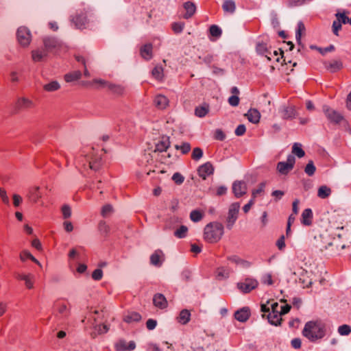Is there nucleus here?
Here are the masks:
<instances>
[{
    "label": "nucleus",
    "instance_id": "nucleus-1",
    "mask_svg": "<svg viewBox=\"0 0 351 351\" xmlns=\"http://www.w3.org/2000/svg\"><path fill=\"white\" fill-rule=\"evenodd\" d=\"M302 335L310 341H315L325 335L324 326L320 322H308L302 330Z\"/></svg>",
    "mask_w": 351,
    "mask_h": 351
},
{
    "label": "nucleus",
    "instance_id": "nucleus-2",
    "mask_svg": "<svg viewBox=\"0 0 351 351\" xmlns=\"http://www.w3.org/2000/svg\"><path fill=\"white\" fill-rule=\"evenodd\" d=\"M223 234V226L219 222H212L204 228V239L209 243H216Z\"/></svg>",
    "mask_w": 351,
    "mask_h": 351
},
{
    "label": "nucleus",
    "instance_id": "nucleus-3",
    "mask_svg": "<svg viewBox=\"0 0 351 351\" xmlns=\"http://www.w3.org/2000/svg\"><path fill=\"white\" fill-rule=\"evenodd\" d=\"M81 155L85 157L88 162L89 168L93 171H98L101 166V156L95 154L94 149L86 147L81 152Z\"/></svg>",
    "mask_w": 351,
    "mask_h": 351
},
{
    "label": "nucleus",
    "instance_id": "nucleus-4",
    "mask_svg": "<svg viewBox=\"0 0 351 351\" xmlns=\"http://www.w3.org/2000/svg\"><path fill=\"white\" fill-rule=\"evenodd\" d=\"M315 245L321 250H327L332 245V239L327 230L319 232L314 237Z\"/></svg>",
    "mask_w": 351,
    "mask_h": 351
},
{
    "label": "nucleus",
    "instance_id": "nucleus-5",
    "mask_svg": "<svg viewBox=\"0 0 351 351\" xmlns=\"http://www.w3.org/2000/svg\"><path fill=\"white\" fill-rule=\"evenodd\" d=\"M240 204L239 202L232 204L228 209L226 219L227 228H231L239 217Z\"/></svg>",
    "mask_w": 351,
    "mask_h": 351
},
{
    "label": "nucleus",
    "instance_id": "nucleus-6",
    "mask_svg": "<svg viewBox=\"0 0 351 351\" xmlns=\"http://www.w3.org/2000/svg\"><path fill=\"white\" fill-rule=\"evenodd\" d=\"M17 40L23 47H27L32 40L30 31L25 27H21L16 33Z\"/></svg>",
    "mask_w": 351,
    "mask_h": 351
},
{
    "label": "nucleus",
    "instance_id": "nucleus-7",
    "mask_svg": "<svg viewBox=\"0 0 351 351\" xmlns=\"http://www.w3.org/2000/svg\"><path fill=\"white\" fill-rule=\"evenodd\" d=\"M54 308H55V316L61 317V318H66L69 317L70 314V308H68L65 302H61V301H57L54 304Z\"/></svg>",
    "mask_w": 351,
    "mask_h": 351
},
{
    "label": "nucleus",
    "instance_id": "nucleus-8",
    "mask_svg": "<svg viewBox=\"0 0 351 351\" xmlns=\"http://www.w3.org/2000/svg\"><path fill=\"white\" fill-rule=\"evenodd\" d=\"M323 110L327 119L332 123H338L343 119L341 113L327 106L323 107Z\"/></svg>",
    "mask_w": 351,
    "mask_h": 351
},
{
    "label": "nucleus",
    "instance_id": "nucleus-9",
    "mask_svg": "<svg viewBox=\"0 0 351 351\" xmlns=\"http://www.w3.org/2000/svg\"><path fill=\"white\" fill-rule=\"evenodd\" d=\"M49 52L45 47H39L31 52L32 59L34 62H41L47 60Z\"/></svg>",
    "mask_w": 351,
    "mask_h": 351
},
{
    "label": "nucleus",
    "instance_id": "nucleus-10",
    "mask_svg": "<svg viewBox=\"0 0 351 351\" xmlns=\"http://www.w3.org/2000/svg\"><path fill=\"white\" fill-rule=\"evenodd\" d=\"M43 41L44 47L49 53L58 49L62 45L60 41L53 37H45Z\"/></svg>",
    "mask_w": 351,
    "mask_h": 351
},
{
    "label": "nucleus",
    "instance_id": "nucleus-11",
    "mask_svg": "<svg viewBox=\"0 0 351 351\" xmlns=\"http://www.w3.org/2000/svg\"><path fill=\"white\" fill-rule=\"evenodd\" d=\"M257 52L263 56H265L268 60H271L272 57H276L278 53L276 51L271 52L265 43H258L256 46Z\"/></svg>",
    "mask_w": 351,
    "mask_h": 351
},
{
    "label": "nucleus",
    "instance_id": "nucleus-12",
    "mask_svg": "<svg viewBox=\"0 0 351 351\" xmlns=\"http://www.w3.org/2000/svg\"><path fill=\"white\" fill-rule=\"evenodd\" d=\"M72 21L77 28H84L88 21L86 13L84 12L77 13L75 16L73 17Z\"/></svg>",
    "mask_w": 351,
    "mask_h": 351
},
{
    "label": "nucleus",
    "instance_id": "nucleus-13",
    "mask_svg": "<svg viewBox=\"0 0 351 351\" xmlns=\"http://www.w3.org/2000/svg\"><path fill=\"white\" fill-rule=\"evenodd\" d=\"M170 146L169 137L167 136H161L155 143L154 152H162L166 151Z\"/></svg>",
    "mask_w": 351,
    "mask_h": 351
},
{
    "label": "nucleus",
    "instance_id": "nucleus-14",
    "mask_svg": "<svg viewBox=\"0 0 351 351\" xmlns=\"http://www.w3.org/2000/svg\"><path fill=\"white\" fill-rule=\"evenodd\" d=\"M198 174L199 176L204 180H206V178L213 174L214 171V168L210 162H206L205 164L201 165L198 168Z\"/></svg>",
    "mask_w": 351,
    "mask_h": 351
},
{
    "label": "nucleus",
    "instance_id": "nucleus-15",
    "mask_svg": "<svg viewBox=\"0 0 351 351\" xmlns=\"http://www.w3.org/2000/svg\"><path fill=\"white\" fill-rule=\"evenodd\" d=\"M258 285V282L256 279L247 278L243 282V293H248L257 288Z\"/></svg>",
    "mask_w": 351,
    "mask_h": 351
},
{
    "label": "nucleus",
    "instance_id": "nucleus-16",
    "mask_svg": "<svg viewBox=\"0 0 351 351\" xmlns=\"http://www.w3.org/2000/svg\"><path fill=\"white\" fill-rule=\"evenodd\" d=\"M165 260V255L162 250H156L150 256V263L155 266H160Z\"/></svg>",
    "mask_w": 351,
    "mask_h": 351
},
{
    "label": "nucleus",
    "instance_id": "nucleus-17",
    "mask_svg": "<svg viewBox=\"0 0 351 351\" xmlns=\"http://www.w3.org/2000/svg\"><path fill=\"white\" fill-rule=\"evenodd\" d=\"M244 116L250 122L254 124L258 123L261 118L260 112L254 108L250 109L247 113L244 114Z\"/></svg>",
    "mask_w": 351,
    "mask_h": 351
},
{
    "label": "nucleus",
    "instance_id": "nucleus-18",
    "mask_svg": "<svg viewBox=\"0 0 351 351\" xmlns=\"http://www.w3.org/2000/svg\"><path fill=\"white\" fill-rule=\"evenodd\" d=\"M16 278L19 280H23L25 282V287L29 289H32L34 287V276L31 274H17Z\"/></svg>",
    "mask_w": 351,
    "mask_h": 351
},
{
    "label": "nucleus",
    "instance_id": "nucleus-19",
    "mask_svg": "<svg viewBox=\"0 0 351 351\" xmlns=\"http://www.w3.org/2000/svg\"><path fill=\"white\" fill-rule=\"evenodd\" d=\"M154 305L159 308L163 309L167 306V301L165 297L161 293H156L153 298Z\"/></svg>",
    "mask_w": 351,
    "mask_h": 351
},
{
    "label": "nucleus",
    "instance_id": "nucleus-20",
    "mask_svg": "<svg viewBox=\"0 0 351 351\" xmlns=\"http://www.w3.org/2000/svg\"><path fill=\"white\" fill-rule=\"evenodd\" d=\"M27 197L29 200L34 203H36L42 197L38 186H34L29 189Z\"/></svg>",
    "mask_w": 351,
    "mask_h": 351
},
{
    "label": "nucleus",
    "instance_id": "nucleus-21",
    "mask_svg": "<svg viewBox=\"0 0 351 351\" xmlns=\"http://www.w3.org/2000/svg\"><path fill=\"white\" fill-rule=\"evenodd\" d=\"M184 9L186 10V13L184 14L183 18L188 19L191 18L196 11L195 5L191 1H187L183 5Z\"/></svg>",
    "mask_w": 351,
    "mask_h": 351
},
{
    "label": "nucleus",
    "instance_id": "nucleus-22",
    "mask_svg": "<svg viewBox=\"0 0 351 351\" xmlns=\"http://www.w3.org/2000/svg\"><path fill=\"white\" fill-rule=\"evenodd\" d=\"M325 66L328 71L332 73H335L339 71L342 68L343 64L340 60H333L332 61L326 62Z\"/></svg>",
    "mask_w": 351,
    "mask_h": 351
},
{
    "label": "nucleus",
    "instance_id": "nucleus-23",
    "mask_svg": "<svg viewBox=\"0 0 351 351\" xmlns=\"http://www.w3.org/2000/svg\"><path fill=\"white\" fill-rule=\"evenodd\" d=\"M222 9L226 13L233 14L236 10V4L233 0H224Z\"/></svg>",
    "mask_w": 351,
    "mask_h": 351
},
{
    "label": "nucleus",
    "instance_id": "nucleus-24",
    "mask_svg": "<svg viewBox=\"0 0 351 351\" xmlns=\"http://www.w3.org/2000/svg\"><path fill=\"white\" fill-rule=\"evenodd\" d=\"M209 109V105L204 103L202 106H199L195 108V114L199 118L204 117L208 113Z\"/></svg>",
    "mask_w": 351,
    "mask_h": 351
},
{
    "label": "nucleus",
    "instance_id": "nucleus-25",
    "mask_svg": "<svg viewBox=\"0 0 351 351\" xmlns=\"http://www.w3.org/2000/svg\"><path fill=\"white\" fill-rule=\"evenodd\" d=\"M169 103L168 99L162 95H157L154 99L155 105L160 109L165 108Z\"/></svg>",
    "mask_w": 351,
    "mask_h": 351
},
{
    "label": "nucleus",
    "instance_id": "nucleus-26",
    "mask_svg": "<svg viewBox=\"0 0 351 351\" xmlns=\"http://www.w3.org/2000/svg\"><path fill=\"white\" fill-rule=\"evenodd\" d=\"M141 55L145 60H150L152 57V45L146 44L141 48Z\"/></svg>",
    "mask_w": 351,
    "mask_h": 351
},
{
    "label": "nucleus",
    "instance_id": "nucleus-27",
    "mask_svg": "<svg viewBox=\"0 0 351 351\" xmlns=\"http://www.w3.org/2000/svg\"><path fill=\"white\" fill-rule=\"evenodd\" d=\"M313 213L311 209H305L302 214V223L305 226H309L311 223Z\"/></svg>",
    "mask_w": 351,
    "mask_h": 351
},
{
    "label": "nucleus",
    "instance_id": "nucleus-28",
    "mask_svg": "<svg viewBox=\"0 0 351 351\" xmlns=\"http://www.w3.org/2000/svg\"><path fill=\"white\" fill-rule=\"evenodd\" d=\"M33 106H34V104H33L32 101L26 97L19 98L16 102V106L19 108H22V109L30 108Z\"/></svg>",
    "mask_w": 351,
    "mask_h": 351
},
{
    "label": "nucleus",
    "instance_id": "nucleus-29",
    "mask_svg": "<svg viewBox=\"0 0 351 351\" xmlns=\"http://www.w3.org/2000/svg\"><path fill=\"white\" fill-rule=\"evenodd\" d=\"M267 319L271 324L278 326L281 322V315L280 313H269L267 315Z\"/></svg>",
    "mask_w": 351,
    "mask_h": 351
},
{
    "label": "nucleus",
    "instance_id": "nucleus-30",
    "mask_svg": "<svg viewBox=\"0 0 351 351\" xmlns=\"http://www.w3.org/2000/svg\"><path fill=\"white\" fill-rule=\"evenodd\" d=\"M108 88L114 94L121 95L123 94L125 88L123 86L119 84H115L112 83L108 84Z\"/></svg>",
    "mask_w": 351,
    "mask_h": 351
},
{
    "label": "nucleus",
    "instance_id": "nucleus-31",
    "mask_svg": "<svg viewBox=\"0 0 351 351\" xmlns=\"http://www.w3.org/2000/svg\"><path fill=\"white\" fill-rule=\"evenodd\" d=\"M190 317V312L186 309H184L180 313V315L178 317V322L182 324H186L189 322Z\"/></svg>",
    "mask_w": 351,
    "mask_h": 351
},
{
    "label": "nucleus",
    "instance_id": "nucleus-32",
    "mask_svg": "<svg viewBox=\"0 0 351 351\" xmlns=\"http://www.w3.org/2000/svg\"><path fill=\"white\" fill-rule=\"evenodd\" d=\"M60 88V85L57 81L50 82L43 86V89L47 92H54Z\"/></svg>",
    "mask_w": 351,
    "mask_h": 351
},
{
    "label": "nucleus",
    "instance_id": "nucleus-33",
    "mask_svg": "<svg viewBox=\"0 0 351 351\" xmlns=\"http://www.w3.org/2000/svg\"><path fill=\"white\" fill-rule=\"evenodd\" d=\"M141 319V315L136 312L128 313L124 317V321L127 323L137 322Z\"/></svg>",
    "mask_w": 351,
    "mask_h": 351
},
{
    "label": "nucleus",
    "instance_id": "nucleus-34",
    "mask_svg": "<svg viewBox=\"0 0 351 351\" xmlns=\"http://www.w3.org/2000/svg\"><path fill=\"white\" fill-rule=\"evenodd\" d=\"M27 258H29L33 262L36 263L38 265L41 267L40 263L34 256H32L29 252H28L27 250H23V252H21L20 254V259L22 261H25L26 259H27Z\"/></svg>",
    "mask_w": 351,
    "mask_h": 351
},
{
    "label": "nucleus",
    "instance_id": "nucleus-35",
    "mask_svg": "<svg viewBox=\"0 0 351 351\" xmlns=\"http://www.w3.org/2000/svg\"><path fill=\"white\" fill-rule=\"evenodd\" d=\"M82 76V73L80 71H75L73 72L67 73L64 75V79L67 82H71L79 80Z\"/></svg>",
    "mask_w": 351,
    "mask_h": 351
},
{
    "label": "nucleus",
    "instance_id": "nucleus-36",
    "mask_svg": "<svg viewBox=\"0 0 351 351\" xmlns=\"http://www.w3.org/2000/svg\"><path fill=\"white\" fill-rule=\"evenodd\" d=\"M282 116L285 119L292 118L295 116V109L293 106L284 107L281 111Z\"/></svg>",
    "mask_w": 351,
    "mask_h": 351
},
{
    "label": "nucleus",
    "instance_id": "nucleus-37",
    "mask_svg": "<svg viewBox=\"0 0 351 351\" xmlns=\"http://www.w3.org/2000/svg\"><path fill=\"white\" fill-rule=\"evenodd\" d=\"M330 189L326 186H320L317 191V196L322 199L328 197L330 195Z\"/></svg>",
    "mask_w": 351,
    "mask_h": 351
},
{
    "label": "nucleus",
    "instance_id": "nucleus-38",
    "mask_svg": "<svg viewBox=\"0 0 351 351\" xmlns=\"http://www.w3.org/2000/svg\"><path fill=\"white\" fill-rule=\"evenodd\" d=\"M348 13V11L344 10L342 12H337L335 16L341 24L350 23V19L347 16Z\"/></svg>",
    "mask_w": 351,
    "mask_h": 351
},
{
    "label": "nucleus",
    "instance_id": "nucleus-39",
    "mask_svg": "<svg viewBox=\"0 0 351 351\" xmlns=\"http://www.w3.org/2000/svg\"><path fill=\"white\" fill-rule=\"evenodd\" d=\"M152 76L157 80H162L163 78V69L160 66H155L152 71Z\"/></svg>",
    "mask_w": 351,
    "mask_h": 351
},
{
    "label": "nucleus",
    "instance_id": "nucleus-40",
    "mask_svg": "<svg viewBox=\"0 0 351 351\" xmlns=\"http://www.w3.org/2000/svg\"><path fill=\"white\" fill-rule=\"evenodd\" d=\"M292 153L296 155L298 158H302L304 156L305 153L302 149L301 144L295 143L292 147Z\"/></svg>",
    "mask_w": 351,
    "mask_h": 351
},
{
    "label": "nucleus",
    "instance_id": "nucleus-41",
    "mask_svg": "<svg viewBox=\"0 0 351 351\" xmlns=\"http://www.w3.org/2000/svg\"><path fill=\"white\" fill-rule=\"evenodd\" d=\"M229 276V271L224 267H219L216 271V277L218 280H223Z\"/></svg>",
    "mask_w": 351,
    "mask_h": 351
},
{
    "label": "nucleus",
    "instance_id": "nucleus-42",
    "mask_svg": "<svg viewBox=\"0 0 351 351\" xmlns=\"http://www.w3.org/2000/svg\"><path fill=\"white\" fill-rule=\"evenodd\" d=\"M277 169L281 174L286 175L292 168H289V165L285 162H279L277 165Z\"/></svg>",
    "mask_w": 351,
    "mask_h": 351
},
{
    "label": "nucleus",
    "instance_id": "nucleus-43",
    "mask_svg": "<svg viewBox=\"0 0 351 351\" xmlns=\"http://www.w3.org/2000/svg\"><path fill=\"white\" fill-rule=\"evenodd\" d=\"M232 192L235 197H241V182L237 180L232 184Z\"/></svg>",
    "mask_w": 351,
    "mask_h": 351
},
{
    "label": "nucleus",
    "instance_id": "nucleus-44",
    "mask_svg": "<svg viewBox=\"0 0 351 351\" xmlns=\"http://www.w3.org/2000/svg\"><path fill=\"white\" fill-rule=\"evenodd\" d=\"M315 170H316V167L314 165L313 162L312 160L308 161V162L307 163V165L304 169L305 173L308 176H312L315 173Z\"/></svg>",
    "mask_w": 351,
    "mask_h": 351
},
{
    "label": "nucleus",
    "instance_id": "nucleus-45",
    "mask_svg": "<svg viewBox=\"0 0 351 351\" xmlns=\"http://www.w3.org/2000/svg\"><path fill=\"white\" fill-rule=\"evenodd\" d=\"M305 29H305V26H304V23L302 22H299L298 24V29H297L296 35H295L296 40L298 43H300L302 34V33H304L305 32Z\"/></svg>",
    "mask_w": 351,
    "mask_h": 351
},
{
    "label": "nucleus",
    "instance_id": "nucleus-46",
    "mask_svg": "<svg viewBox=\"0 0 351 351\" xmlns=\"http://www.w3.org/2000/svg\"><path fill=\"white\" fill-rule=\"evenodd\" d=\"M188 228L185 226H181L178 230L174 232L175 237L178 238H184L186 237Z\"/></svg>",
    "mask_w": 351,
    "mask_h": 351
},
{
    "label": "nucleus",
    "instance_id": "nucleus-47",
    "mask_svg": "<svg viewBox=\"0 0 351 351\" xmlns=\"http://www.w3.org/2000/svg\"><path fill=\"white\" fill-rule=\"evenodd\" d=\"M210 34L212 36L219 38L222 34L221 29L216 25H213L209 29Z\"/></svg>",
    "mask_w": 351,
    "mask_h": 351
},
{
    "label": "nucleus",
    "instance_id": "nucleus-48",
    "mask_svg": "<svg viewBox=\"0 0 351 351\" xmlns=\"http://www.w3.org/2000/svg\"><path fill=\"white\" fill-rule=\"evenodd\" d=\"M202 217L203 214L197 210H194L191 211L190 214V219L191 221L194 222L199 221L202 219Z\"/></svg>",
    "mask_w": 351,
    "mask_h": 351
},
{
    "label": "nucleus",
    "instance_id": "nucleus-49",
    "mask_svg": "<svg viewBox=\"0 0 351 351\" xmlns=\"http://www.w3.org/2000/svg\"><path fill=\"white\" fill-rule=\"evenodd\" d=\"M175 148L180 150L183 154H186L191 150V145L189 143H183L180 145H176Z\"/></svg>",
    "mask_w": 351,
    "mask_h": 351
},
{
    "label": "nucleus",
    "instance_id": "nucleus-50",
    "mask_svg": "<svg viewBox=\"0 0 351 351\" xmlns=\"http://www.w3.org/2000/svg\"><path fill=\"white\" fill-rule=\"evenodd\" d=\"M61 211L62 213V217L64 219H68L71 217V207L67 205L64 204L62 206Z\"/></svg>",
    "mask_w": 351,
    "mask_h": 351
},
{
    "label": "nucleus",
    "instance_id": "nucleus-51",
    "mask_svg": "<svg viewBox=\"0 0 351 351\" xmlns=\"http://www.w3.org/2000/svg\"><path fill=\"white\" fill-rule=\"evenodd\" d=\"M203 156V151L199 147L193 149L191 157L194 160H199Z\"/></svg>",
    "mask_w": 351,
    "mask_h": 351
},
{
    "label": "nucleus",
    "instance_id": "nucleus-52",
    "mask_svg": "<svg viewBox=\"0 0 351 351\" xmlns=\"http://www.w3.org/2000/svg\"><path fill=\"white\" fill-rule=\"evenodd\" d=\"M338 237L340 239H343L348 243H351V230L346 229V231L342 233H338Z\"/></svg>",
    "mask_w": 351,
    "mask_h": 351
},
{
    "label": "nucleus",
    "instance_id": "nucleus-53",
    "mask_svg": "<svg viewBox=\"0 0 351 351\" xmlns=\"http://www.w3.org/2000/svg\"><path fill=\"white\" fill-rule=\"evenodd\" d=\"M112 206L110 204H106L102 207L101 214L104 217H106L112 213Z\"/></svg>",
    "mask_w": 351,
    "mask_h": 351
},
{
    "label": "nucleus",
    "instance_id": "nucleus-54",
    "mask_svg": "<svg viewBox=\"0 0 351 351\" xmlns=\"http://www.w3.org/2000/svg\"><path fill=\"white\" fill-rule=\"evenodd\" d=\"M184 27V23L182 22L173 23L172 24V29L176 33L179 34L182 32Z\"/></svg>",
    "mask_w": 351,
    "mask_h": 351
},
{
    "label": "nucleus",
    "instance_id": "nucleus-55",
    "mask_svg": "<svg viewBox=\"0 0 351 351\" xmlns=\"http://www.w3.org/2000/svg\"><path fill=\"white\" fill-rule=\"evenodd\" d=\"M261 282L267 285H272L274 281L272 280V276L270 274H265L261 278Z\"/></svg>",
    "mask_w": 351,
    "mask_h": 351
},
{
    "label": "nucleus",
    "instance_id": "nucleus-56",
    "mask_svg": "<svg viewBox=\"0 0 351 351\" xmlns=\"http://www.w3.org/2000/svg\"><path fill=\"white\" fill-rule=\"evenodd\" d=\"M172 180L177 184H181L184 180V177L180 173L176 172L172 176Z\"/></svg>",
    "mask_w": 351,
    "mask_h": 351
},
{
    "label": "nucleus",
    "instance_id": "nucleus-57",
    "mask_svg": "<svg viewBox=\"0 0 351 351\" xmlns=\"http://www.w3.org/2000/svg\"><path fill=\"white\" fill-rule=\"evenodd\" d=\"M0 197L3 204L6 205L10 204V199L7 195L6 191L3 188H0Z\"/></svg>",
    "mask_w": 351,
    "mask_h": 351
},
{
    "label": "nucleus",
    "instance_id": "nucleus-58",
    "mask_svg": "<svg viewBox=\"0 0 351 351\" xmlns=\"http://www.w3.org/2000/svg\"><path fill=\"white\" fill-rule=\"evenodd\" d=\"M338 332L341 335H348L351 332V328L348 325H342L339 327Z\"/></svg>",
    "mask_w": 351,
    "mask_h": 351
},
{
    "label": "nucleus",
    "instance_id": "nucleus-59",
    "mask_svg": "<svg viewBox=\"0 0 351 351\" xmlns=\"http://www.w3.org/2000/svg\"><path fill=\"white\" fill-rule=\"evenodd\" d=\"M311 0H291L289 1V6H300L302 5L307 2H310Z\"/></svg>",
    "mask_w": 351,
    "mask_h": 351
},
{
    "label": "nucleus",
    "instance_id": "nucleus-60",
    "mask_svg": "<svg viewBox=\"0 0 351 351\" xmlns=\"http://www.w3.org/2000/svg\"><path fill=\"white\" fill-rule=\"evenodd\" d=\"M214 138L216 140L223 141L226 138V135L221 129H217L215 131Z\"/></svg>",
    "mask_w": 351,
    "mask_h": 351
},
{
    "label": "nucleus",
    "instance_id": "nucleus-61",
    "mask_svg": "<svg viewBox=\"0 0 351 351\" xmlns=\"http://www.w3.org/2000/svg\"><path fill=\"white\" fill-rule=\"evenodd\" d=\"M341 29V23L337 19V21H334L332 23V32L336 35L338 36L339 31Z\"/></svg>",
    "mask_w": 351,
    "mask_h": 351
},
{
    "label": "nucleus",
    "instance_id": "nucleus-62",
    "mask_svg": "<svg viewBox=\"0 0 351 351\" xmlns=\"http://www.w3.org/2000/svg\"><path fill=\"white\" fill-rule=\"evenodd\" d=\"M103 276V271L100 269H96L92 274V278L95 280H99Z\"/></svg>",
    "mask_w": 351,
    "mask_h": 351
},
{
    "label": "nucleus",
    "instance_id": "nucleus-63",
    "mask_svg": "<svg viewBox=\"0 0 351 351\" xmlns=\"http://www.w3.org/2000/svg\"><path fill=\"white\" fill-rule=\"evenodd\" d=\"M12 199H13V205L14 206V207H18L20 206V204L22 203L23 202V199L21 197V196H20L18 194H14L12 195Z\"/></svg>",
    "mask_w": 351,
    "mask_h": 351
},
{
    "label": "nucleus",
    "instance_id": "nucleus-64",
    "mask_svg": "<svg viewBox=\"0 0 351 351\" xmlns=\"http://www.w3.org/2000/svg\"><path fill=\"white\" fill-rule=\"evenodd\" d=\"M157 325V322L153 319H149L146 322V327L148 330H154Z\"/></svg>",
    "mask_w": 351,
    "mask_h": 351
}]
</instances>
